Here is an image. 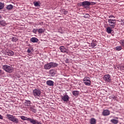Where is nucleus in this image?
<instances>
[{"mask_svg": "<svg viewBox=\"0 0 124 124\" xmlns=\"http://www.w3.org/2000/svg\"><path fill=\"white\" fill-rule=\"evenodd\" d=\"M20 119L24 121H30L31 124H42L41 122H38V121L36 119L27 118V117H25V116H20Z\"/></svg>", "mask_w": 124, "mask_h": 124, "instance_id": "f257e3e1", "label": "nucleus"}, {"mask_svg": "<svg viewBox=\"0 0 124 124\" xmlns=\"http://www.w3.org/2000/svg\"><path fill=\"white\" fill-rule=\"evenodd\" d=\"M58 64L55 62H50L47 64H45L44 65V69L45 70H49L51 68H54L58 66Z\"/></svg>", "mask_w": 124, "mask_h": 124, "instance_id": "f03ea898", "label": "nucleus"}, {"mask_svg": "<svg viewBox=\"0 0 124 124\" xmlns=\"http://www.w3.org/2000/svg\"><path fill=\"white\" fill-rule=\"evenodd\" d=\"M32 94L35 98H39L41 95V91L38 88H35L32 91Z\"/></svg>", "mask_w": 124, "mask_h": 124, "instance_id": "7ed1b4c3", "label": "nucleus"}, {"mask_svg": "<svg viewBox=\"0 0 124 124\" xmlns=\"http://www.w3.org/2000/svg\"><path fill=\"white\" fill-rule=\"evenodd\" d=\"M7 117L9 120L13 122L15 124L18 123L19 120L18 118H16V116L11 115V114H7Z\"/></svg>", "mask_w": 124, "mask_h": 124, "instance_id": "20e7f679", "label": "nucleus"}, {"mask_svg": "<svg viewBox=\"0 0 124 124\" xmlns=\"http://www.w3.org/2000/svg\"><path fill=\"white\" fill-rule=\"evenodd\" d=\"M2 69L9 73H11L14 70V68L11 67V66L8 65H3L2 66Z\"/></svg>", "mask_w": 124, "mask_h": 124, "instance_id": "39448f33", "label": "nucleus"}, {"mask_svg": "<svg viewBox=\"0 0 124 124\" xmlns=\"http://www.w3.org/2000/svg\"><path fill=\"white\" fill-rule=\"evenodd\" d=\"M108 24L111 27V29L115 28L116 22V19H112V18H109L108 19Z\"/></svg>", "mask_w": 124, "mask_h": 124, "instance_id": "423d86ee", "label": "nucleus"}, {"mask_svg": "<svg viewBox=\"0 0 124 124\" xmlns=\"http://www.w3.org/2000/svg\"><path fill=\"white\" fill-rule=\"evenodd\" d=\"M83 83L85 85L90 86L91 85V78L89 77H85L83 78Z\"/></svg>", "mask_w": 124, "mask_h": 124, "instance_id": "0eeeda50", "label": "nucleus"}, {"mask_svg": "<svg viewBox=\"0 0 124 124\" xmlns=\"http://www.w3.org/2000/svg\"><path fill=\"white\" fill-rule=\"evenodd\" d=\"M94 4H95L94 2H90L87 1L81 2V3H80V5H82V6H84L85 5H93Z\"/></svg>", "mask_w": 124, "mask_h": 124, "instance_id": "6e6552de", "label": "nucleus"}, {"mask_svg": "<svg viewBox=\"0 0 124 124\" xmlns=\"http://www.w3.org/2000/svg\"><path fill=\"white\" fill-rule=\"evenodd\" d=\"M61 101H63L64 102H68L69 101V96L68 95H61Z\"/></svg>", "mask_w": 124, "mask_h": 124, "instance_id": "1a4fd4ad", "label": "nucleus"}, {"mask_svg": "<svg viewBox=\"0 0 124 124\" xmlns=\"http://www.w3.org/2000/svg\"><path fill=\"white\" fill-rule=\"evenodd\" d=\"M103 79L105 81H107V82H108L110 83L111 81V78L110 75H105L103 76Z\"/></svg>", "mask_w": 124, "mask_h": 124, "instance_id": "9d476101", "label": "nucleus"}, {"mask_svg": "<svg viewBox=\"0 0 124 124\" xmlns=\"http://www.w3.org/2000/svg\"><path fill=\"white\" fill-rule=\"evenodd\" d=\"M59 49L61 50V52L62 53H68L67 49L65 48V47L64 46H60V47H59Z\"/></svg>", "mask_w": 124, "mask_h": 124, "instance_id": "9b49d317", "label": "nucleus"}, {"mask_svg": "<svg viewBox=\"0 0 124 124\" xmlns=\"http://www.w3.org/2000/svg\"><path fill=\"white\" fill-rule=\"evenodd\" d=\"M110 114V110H108V109H105L102 113L103 116H108Z\"/></svg>", "mask_w": 124, "mask_h": 124, "instance_id": "f8f14e48", "label": "nucleus"}, {"mask_svg": "<svg viewBox=\"0 0 124 124\" xmlns=\"http://www.w3.org/2000/svg\"><path fill=\"white\" fill-rule=\"evenodd\" d=\"M14 54V52L13 51H11V50H8L6 51V55L13 56Z\"/></svg>", "mask_w": 124, "mask_h": 124, "instance_id": "ddd939ff", "label": "nucleus"}, {"mask_svg": "<svg viewBox=\"0 0 124 124\" xmlns=\"http://www.w3.org/2000/svg\"><path fill=\"white\" fill-rule=\"evenodd\" d=\"M30 40L32 43H37L39 41L38 39L35 37H32Z\"/></svg>", "mask_w": 124, "mask_h": 124, "instance_id": "4468645a", "label": "nucleus"}, {"mask_svg": "<svg viewBox=\"0 0 124 124\" xmlns=\"http://www.w3.org/2000/svg\"><path fill=\"white\" fill-rule=\"evenodd\" d=\"M46 84L48 86H54V82L52 80H47L46 81Z\"/></svg>", "mask_w": 124, "mask_h": 124, "instance_id": "2eb2a0df", "label": "nucleus"}, {"mask_svg": "<svg viewBox=\"0 0 124 124\" xmlns=\"http://www.w3.org/2000/svg\"><path fill=\"white\" fill-rule=\"evenodd\" d=\"M49 73L51 76H54L55 75H56V70L54 69H51V70L49 71Z\"/></svg>", "mask_w": 124, "mask_h": 124, "instance_id": "dca6fc26", "label": "nucleus"}, {"mask_svg": "<svg viewBox=\"0 0 124 124\" xmlns=\"http://www.w3.org/2000/svg\"><path fill=\"white\" fill-rule=\"evenodd\" d=\"M112 31H113V30L110 26L107 27V28L106 29V32L107 33H108V34H111V33H112Z\"/></svg>", "mask_w": 124, "mask_h": 124, "instance_id": "f3484780", "label": "nucleus"}, {"mask_svg": "<svg viewBox=\"0 0 124 124\" xmlns=\"http://www.w3.org/2000/svg\"><path fill=\"white\" fill-rule=\"evenodd\" d=\"M72 93L73 95H75V96H78L79 92L78 91H73Z\"/></svg>", "mask_w": 124, "mask_h": 124, "instance_id": "a211bd4d", "label": "nucleus"}, {"mask_svg": "<svg viewBox=\"0 0 124 124\" xmlns=\"http://www.w3.org/2000/svg\"><path fill=\"white\" fill-rule=\"evenodd\" d=\"M96 120L95 118H92L90 119V124H96Z\"/></svg>", "mask_w": 124, "mask_h": 124, "instance_id": "6ab92c4d", "label": "nucleus"}, {"mask_svg": "<svg viewBox=\"0 0 124 124\" xmlns=\"http://www.w3.org/2000/svg\"><path fill=\"white\" fill-rule=\"evenodd\" d=\"M0 25L4 27V26H6V22L4 21V20H0Z\"/></svg>", "mask_w": 124, "mask_h": 124, "instance_id": "aec40b11", "label": "nucleus"}, {"mask_svg": "<svg viewBox=\"0 0 124 124\" xmlns=\"http://www.w3.org/2000/svg\"><path fill=\"white\" fill-rule=\"evenodd\" d=\"M96 45H97V43L95 42L94 40H93L92 43H91V46L93 47V48H95Z\"/></svg>", "mask_w": 124, "mask_h": 124, "instance_id": "412c9836", "label": "nucleus"}, {"mask_svg": "<svg viewBox=\"0 0 124 124\" xmlns=\"http://www.w3.org/2000/svg\"><path fill=\"white\" fill-rule=\"evenodd\" d=\"M30 110L31 111V112H33V113H36V109L35 108V107H30Z\"/></svg>", "mask_w": 124, "mask_h": 124, "instance_id": "4be33fe9", "label": "nucleus"}, {"mask_svg": "<svg viewBox=\"0 0 124 124\" xmlns=\"http://www.w3.org/2000/svg\"><path fill=\"white\" fill-rule=\"evenodd\" d=\"M7 10H12L13 9V5L12 4H8L6 7Z\"/></svg>", "mask_w": 124, "mask_h": 124, "instance_id": "5701e85b", "label": "nucleus"}, {"mask_svg": "<svg viewBox=\"0 0 124 124\" xmlns=\"http://www.w3.org/2000/svg\"><path fill=\"white\" fill-rule=\"evenodd\" d=\"M45 30L42 29V28H40L38 30V32L40 34H42V33L45 32Z\"/></svg>", "mask_w": 124, "mask_h": 124, "instance_id": "b1692460", "label": "nucleus"}, {"mask_svg": "<svg viewBox=\"0 0 124 124\" xmlns=\"http://www.w3.org/2000/svg\"><path fill=\"white\" fill-rule=\"evenodd\" d=\"M31 103V100H26V101L25 102V105L29 106H30Z\"/></svg>", "mask_w": 124, "mask_h": 124, "instance_id": "393cba45", "label": "nucleus"}, {"mask_svg": "<svg viewBox=\"0 0 124 124\" xmlns=\"http://www.w3.org/2000/svg\"><path fill=\"white\" fill-rule=\"evenodd\" d=\"M111 123H112V124H118L119 123V120H117V119H111Z\"/></svg>", "mask_w": 124, "mask_h": 124, "instance_id": "a878e982", "label": "nucleus"}, {"mask_svg": "<svg viewBox=\"0 0 124 124\" xmlns=\"http://www.w3.org/2000/svg\"><path fill=\"white\" fill-rule=\"evenodd\" d=\"M33 4L35 7H38L40 6V4H39V2H34Z\"/></svg>", "mask_w": 124, "mask_h": 124, "instance_id": "bb28decb", "label": "nucleus"}, {"mask_svg": "<svg viewBox=\"0 0 124 124\" xmlns=\"http://www.w3.org/2000/svg\"><path fill=\"white\" fill-rule=\"evenodd\" d=\"M4 7V4L2 3V2H0V10H2Z\"/></svg>", "mask_w": 124, "mask_h": 124, "instance_id": "cd10ccee", "label": "nucleus"}, {"mask_svg": "<svg viewBox=\"0 0 124 124\" xmlns=\"http://www.w3.org/2000/svg\"><path fill=\"white\" fill-rule=\"evenodd\" d=\"M115 49L117 50L118 51H120L122 49V47H121V46H117L115 47Z\"/></svg>", "mask_w": 124, "mask_h": 124, "instance_id": "c85d7f7f", "label": "nucleus"}, {"mask_svg": "<svg viewBox=\"0 0 124 124\" xmlns=\"http://www.w3.org/2000/svg\"><path fill=\"white\" fill-rule=\"evenodd\" d=\"M62 13L64 15H67V14H68V11H67V10H66L65 9H62Z\"/></svg>", "mask_w": 124, "mask_h": 124, "instance_id": "c756f323", "label": "nucleus"}, {"mask_svg": "<svg viewBox=\"0 0 124 124\" xmlns=\"http://www.w3.org/2000/svg\"><path fill=\"white\" fill-rule=\"evenodd\" d=\"M120 44L124 47V40H120Z\"/></svg>", "mask_w": 124, "mask_h": 124, "instance_id": "7c9ffc66", "label": "nucleus"}, {"mask_svg": "<svg viewBox=\"0 0 124 124\" xmlns=\"http://www.w3.org/2000/svg\"><path fill=\"white\" fill-rule=\"evenodd\" d=\"M12 40V41L16 42L17 40V39H16V37H13Z\"/></svg>", "mask_w": 124, "mask_h": 124, "instance_id": "2f4dec72", "label": "nucleus"}, {"mask_svg": "<svg viewBox=\"0 0 124 124\" xmlns=\"http://www.w3.org/2000/svg\"><path fill=\"white\" fill-rule=\"evenodd\" d=\"M38 31V29H33L32 32L34 33L35 34H36V32Z\"/></svg>", "mask_w": 124, "mask_h": 124, "instance_id": "473e14b6", "label": "nucleus"}, {"mask_svg": "<svg viewBox=\"0 0 124 124\" xmlns=\"http://www.w3.org/2000/svg\"><path fill=\"white\" fill-rule=\"evenodd\" d=\"M108 17L110 19V17H115V16H113V15H109Z\"/></svg>", "mask_w": 124, "mask_h": 124, "instance_id": "72a5a7b5", "label": "nucleus"}, {"mask_svg": "<svg viewBox=\"0 0 124 124\" xmlns=\"http://www.w3.org/2000/svg\"><path fill=\"white\" fill-rule=\"evenodd\" d=\"M27 53H31V50L30 48H28L27 50Z\"/></svg>", "mask_w": 124, "mask_h": 124, "instance_id": "f704fd0d", "label": "nucleus"}, {"mask_svg": "<svg viewBox=\"0 0 124 124\" xmlns=\"http://www.w3.org/2000/svg\"><path fill=\"white\" fill-rule=\"evenodd\" d=\"M3 119V116H2L1 114H0V119Z\"/></svg>", "mask_w": 124, "mask_h": 124, "instance_id": "c9c22d12", "label": "nucleus"}, {"mask_svg": "<svg viewBox=\"0 0 124 124\" xmlns=\"http://www.w3.org/2000/svg\"><path fill=\"white\" fill-rule=\"evenodd\" d=\"M1 72H2L1 70H0V74H1Z\"/></svg>", "mask_w": 124, "mask_h": 124, "instance_id": "e433bc0d", "label": "nucleus"}, {"mask_svg": "<svg viewBox=\"0 0 124 124\" xmlns=\"http://www.w3.org/2000/svg\"><path fill=\"white\" fill-rule=\"evenodd\" d=\"M2 16H1L0 15V19L1 18Z\"/></svg>", "mask_w": 124, "mask_h": 124, "instance_id": "4c0bfd02", "label": "nucleus"}, {"mask_svg": "<svg viewBox=\"0 0 124 124\" xmlns=\"http://www.w3.org/2000/svg\"><path fill=\"white\" fill-rule=\"evenodd\" d=\"M89 15H87V17H89Z\"/></svg>", "mask_w": 124, "mask_h": 124, "instance_id": "58836bf2", "label": "nucleus"}, {"mask_svg": "<svg viewBox=\"0 0 124 124\" xmlns=\"http://www.w3.org/2000/svg\"><path fill=\"white\" fill-rule=\"evenodd\" d=\"M66 61H67V62L68 60L67 59Z\"/></svg>", "mask_w": 124, "mask_h": 124, "instance_id": "ea45409f", "label": "nucleus"}, {"mask_svg": "<svg viewBox=\"0 0 124 124\" xmlns=\"http://www.w3.org/2000/svg\"><path fill=\"white\" fill-rule=\"evenodd\" d=\"M26 105H28V103H26Z\"/></svg>", "mask_w": 124, "mask_h": 124, "instance_id": "a19ab883", "label": "nucleus"}, {"mask_svg": "<svg viewBox=\"0 0 124 124\" xmlns=\"http://www.w3.org/2000/svg\"><path fill=\"white\" fill-rule=\"evenodd\" d=\"M85 17H86V16H84Z\"/></svg>", "mask_w": 124, "mask_h": 124, "instance_id": "79ce46f5", "label": "nucleus"}]
</instances>
